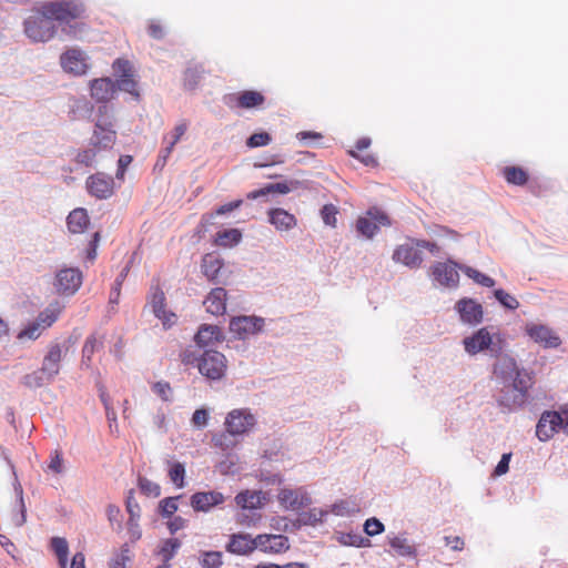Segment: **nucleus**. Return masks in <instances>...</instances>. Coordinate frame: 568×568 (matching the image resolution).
I'll return each instance as SVG.
<instances>
[{"instance_id": "37", "label": "nucleus", "mask_w": 568, "mask_h": 568, "mask_svg": "<svg viewBox=\"0 0 568 568\" xmlns=\"http://www.w3.org/2000/svg\"><path fill=\"white\" fill-rule=\"evenodd\" d=\"M181 540L178 538H169L161 542L158 555L161 556L164 562H169L181 548Z\"/></svg>"}, {"instance_id": "9", "label": "nucleus", "mask_w": 568, "mask_h": 568, "mask_svg": "<svg viewBox=\"0 0 568 568\" xmlns=\"http://www.w3.org/2000/svg\"><path fill=\"white\" fill-rule=\"evenodd\" d=\"M565 414L557 412H544L536 426L537 437L546 442L550 439L560 428H564Z\"/></svg>"}, {"instance_id": "44", "label": "nucleus", "mask_w": 568, "mask_h": 568, "mask_svg": "<svg viewBox=\"0 0 568 568\" xmlns=\"http://www.w3.org/2000/svg\"><path fill=\"white\" fill-rule=\"evenodd\" d=\"M200 562L204 568H221L223 565L221 551H203Z\"/></svg>"}, {"instance_id": "59", "label": "nucleus", "mask_w": 568, "mask_h": 568, "mask_svg": "<svg viewBox=\"0 0 568 568\" xmlns=\"http://www.w3.org/2000/svg\"><path fill=\"white\" fill-rule=\"evenodd\" d=\"M152 390L164 402L171 399L172 387L168 382H156L152 386Z\"/></svg>"}, {"instance_id": "17", "label": "nucleus", "mask_w": 568, "mask_h": 568, "mask_svg": "<svg viewBox=\"0 0 568 568\" xmlns=\"http://www.w3.org/2000/svg\"><path fill=\"white\" fill-rule=\"evenodd\" d=\"M263 326L264 320L255 316H239L230 322V331L242 339L262 331Z\"/></svg>"}, {"instance_id": "5", "label": "nucleus", "mask_w": 568, "mask_h": 568, "mask_svg": "<svg viewBox=\"0 0 568 568\" xmlns=\"http://www.w3.org/2000/svg\"><path fill=\"white\" fill-rule=\"evenodd\" d=\"M500 342L498 334L490 333L488 327L477 329L473 335L463 339V345L469 355H476L484 351L498 352L500 346H497L494 339Z\"/></svg>"}, {"instance_id": "20", "label": "nucleus", "mask_w": 568, "mask_h": 568, "mask_svg": "<svg viewBox=\"0 0 568 568\" xmlns=\"http://www.w3.org/2000/svg\"><path fill=\"white\" fill-rule=\"evenodd\" d=\"M256 545L257 549L265 554H282L290 549L288 538L284 535H257Z\"/></svg>"}, {"instance_id": "15", "label": "nucleus", "mask_w": 568, "mask_h": 568, "mask_svg": "<svg viewBox=\"0 0 568 568\" xmlns=\"http://www.w3.org/2000/svg\"><path fill=\"white\" fill-rule=\"evenodd\" d=\"M458 268L460 270V266L450 260L447 262H438L433 265L432 275L440 285L455 287L459 282Z\"/></svg>"}, {"instance_id": "29", "label": "nucleus", "mask_w": 568, "mask_h": 568, "mask_svg": "<svg viewBox=\"0 0 568 568\" xmlns=\"http://www.w3.org/2000/svg\"><path fill=\"white\" fill-rule=\"evenodd\" d=\"M264 497L261 491L243 490L235 496L236 505L243 510H253L262 507Z\"/></svg>"}, {"instance_id": "36", "label": "nucleus", "mask_w": 568, "mask_h": 568, "mask_svg": "<svg viewBox=\"0 0 568 568\" xmlns=\"http://www.w3.org/2000/svg\"><path fill=\"white\" fill-rule=\"evenodd\" d=\"M204 73L205 70L201 64L187 67L183 78L184 88L190 91L196 89Z\"/></svg>"}, {"instance_id": "57", "label": "nucleus", "mask_w": 568, "mask_h": 568, "mask_svg": "<svg viewBox=\"0 0 568 568\" xmlns=\"http://www.w3.org/2000/svg\"><path fill=\"white\" fill-rule=\"evenodd\" d=\"M298 185V182L295 181V182H278V183H270V184H266V191L267 192H271V193H280V194H287L290 193L293 189L297 187Z\"/></svg>"}, {"instance_id": "58", "label": "nucleus", "mask_w": 568, "mask_h": 568, "mask_svg": "<svg viewBox=\"0 0 568 568\" xmlns=\"http://www.w3.org/2000/svg\"><path fill=\"white\" fill-rule=\"evenodd\" d=\"M271 140L272 138L267 132L254 133L247 139L246 145L248 148L265 146L271 142Z\"/></svg>"}, {"instance_id": "41", "label": "nucleus", "mask_w": 568, "mask_h": 568, "mask_svg": "<svg viewBox=\"0 0 568 568\" xmlns=\"http://www.w3.org/2000/svg\"><path fill=\"white\" fill-rule=\"evenodd\" d=\"M460 271L471 278L475 283L485 286L493 287L495 285V280L490 276L470 267V266H460Z\"/></svg>"}, {"instance_id": "32", "label": "nucleus", "mask_w": 568, "mask_h": 568, "mask_svg": "<svg viewBox=\"0 0 568 568\" xmlns=\"http://www.w3.org/2000/svg\"><path fill=\"white\" fill-rule=\"evenodd\" d=\"M503 176L506 180L508 184L523 186L525 185L529 180L528 172L516 165H508L503 169Z\"/></svg>"}, {"instance_id": "50", "label": "nucleus", "mask_w": 568, "mask_h": 568, "mask_svg": "<svg viewBox=\"0 0 568 568\" xmlns=\"http://www.w3.org/2000/svg\"><path fill=\"white\" fill-rule=\"evenodd\" d=\"M325 513L322 509L313 508L308 511H304L300 514V523L303 525H315L321 523Z\"/></svg>"}, {"instance_id": "52", "label": "nucleus", "mask_w": 568, "mask_h": 568, "mask_svg": "<svg viewBox=\"0 0 568 568\" xmlns=\"http://www.w3.org/2000/svg\"><path fill=\"white\" fill-rule=\"evenodd\" d=\"M115 84L120 90L125 91L135 98H139L138 83L133 79V74L122 79H118Z\"/></svg>"}, {"instance_id": "26", "label": "nucleus", "mask_w": 568, "mask_h": 568, "mask_svg": "<svg viewBox=\"0 0 568 568\" xmlns=\"http://www.w3.org/2000/svg\"><path fill=\"white\" fill-rule=\"evenodd\" d=\"M226 549L235 555H248L257 549L256 537L252 538L248 534H233L230 537Z\"/></svg>"}, {"instance_id": "3", "label": "nucleus", "mask_w": 568, "mask_h": 568, "mask_svg": "<svg viewBox=\"0 0 568 568\" xmlns=\"http://www.w3.org/2000/svg\"><path fill=\"white\" fill-rule=\"evenodd\" d=\"M23 26L26 36L33 42H47L57 33L55 23L41 4L31 10Z\"/></svg>"}, {"instance_id": "54", "label": "nucleus", "mask_w": 568, "mask_h": 568, "mask_svg": "<svg viewBox=\"0 0 568 568\" xmlns=\"http://www.w3.org/2000/svg\"><path fill=\"white\" fill-rule=\"evenodd\" d=\"M44 328H42V325L36 321L34 323L28 325L24 329H22L19 334H18V338L19 339H37L42 331Z\"/></svg>"}, {"instance_id": "49", "label": "nucleus", "mask_w": 568, "mask_h": 568, "mask_svg": "<svg viewBox=\"0 0 568 568\" xmlns=\"http://www.w3.org/2000/svg\"><path fill=\"white\" fill-rule=\"evenodd\" d=\"M178 497H166L159 504V510L162 517H172L178 510Z\"/></svg>"}, {"instance_id": "10", "label": "nucleus", "mask_w": 568, "mask_h": 568, "mask_svg": "<svg viewBox=\"0 0 568 568\" xmlns=\"http://www.w3.org/2000/svg\"><path fill=\"white\" fill-rule=\"evenodd\" d=\"M494 377L501 384L516 382L519 377H530L528 374L519 371L516 361L508 356H500L494 365Z\"/></svg>"}, {"instance_id": "27", "label": "nucleus", "mask_w": 568, "mask_h": 568, "mask_svg": "<svg viewBox=\"0 0 568 568\" xmlns=\"http://www.w3.org/2000/svg\"><path fill=\"white\" fill-rule=\"evenodd\" d=\"M62 359V347L60 344H51L48 348V353L43 357L41 369L52 381L60 372V363Z\"/></svg>"}, {"instance_id": "47", "label": "nucleus", "mask_w": 568, "mask_h": 568, "mask_svg": "<svg viewBox=\"0 0 568 568\" xmlns=\"http://www.w3.org/2000/svg\"><path fill=\"white\" fill-rule=\"evenodd\" d=\"M27 520V509L23 503L22 495H20L16 508L12 511L11 521L14 527H21Z\"/></svg>"}, {"instance_id": "64", "label": "nucleus", "mask_w": 568, "mask_h": 568, "mask_svg": "<svg viewBox=\"0 0 568 568\" xmlns=\"http://www.w3.org/2000/svg\"><path fill=\"white\" fill-rule=\"evenodd\" d=\"M129 561V549L122 548L121 552L111 561L110 568H128Z\"/></svg>"}, {"instance_id": "23", "label": "nucleus", "mask_w": 568, "mask_h": 568, "mask_svg": "<svg viewBox=\"0 0 568 568\" xmlns=\"http://www.w3.org/2000/svg\"><path fill=\"white\" fill-rule=\"evenodd\" d=\"M268 222L277 232H290L297 226V219L294 214L284 209L275 207L267 212Z\"/></svg>"}, {"instance_id": "48", "label": "nucleus", "mask_w": 568, "mask_h": 568, "mask_svg": "<svg viewBox=\"0 0 568 568\" xmlns=\"http://www.w3.org/2000/svg\"><path fill=\"white\" fill-rule=\"evenodd\" d=\"M102 343L97 338L95 335H90L84 342L82 348L83 361L91 362L95 351L101 347Z\"/></svg>"}, {"instance_id": "25", "label": "nucleus", "mask_w": 568, "mask_h": 568, "mask_svg": "<svg viewBox=\"0 0 568 568\" xmlns=\"http://www.w3.org/2000/svg\"><path fill=\"white\" fill-rule=\"evenodd\" d=\"M393 260L410 268H417L423 262V256L417 247L409 244H402L395 248Z\"/></svg>"}, {"instance_id": "4", "label": "nucleus", "mask_w": 568, "mask_h": 568, "mask_svg": "<svg viewBox=\"0 0 568 568\" xmlns=\"http://www.w3.org/2000/svg\"><path fill=\"white\" fill-rule=\"evenodd\" d=\"M530 387V377H519L516 382L504 384L498 396L499 405L509 410L521 407L527 400Z\"/></svg>"}, {"instance_id": "40", "label": "nucleus", "mask_w": 568, "mask_h": 568, "mask_svg": "<svg viewBox=\"0 0 568 568\" xmlns=\"http://www.w3.org/2000/svg\"><path fill=\"white\" fill-rule=\"evenodd\" d=\"M149 303L152 307L153 314H156L166 307L165 294L160 285H153L151 287Z\"/></svg>"}, {"instance_id": "24", "label": "nucleus", "mask_w": 568, "mask_h": 568, "mask_svg": "<svg viewBox=\"0 0 568 568\" xmlns=\"http://www.w3.org/2000/svg\"><path fill=\"white\" fill-rule=\"evenodd\" d=\"M90 91L95 101L106 103L114 97L116 84L110 78L94 79L90 82Z\"/></svg>"}, {"instance_id": "63", "label": "nucleus", "mask_w": 568, "mask_h": 568, "mask_svg": "<svg viewBox=\"0 0 568 568\" xmlns=\"http://www.w3.org/2000/svg\"><path fill=\"white\" fill-rule=\"evenodd\" d=\"M209 420V413L204 408L196 409L192 416V424L197 428L206 426Z\"/></svg>"}, {"instance_id": "11", "label": "nucleus", "mask_w": 568, "mask_h": 568, "mask_svg": "<svg viewBox=\"0 0 568 568\" xmlns=\"http://www.w3.org/2000/svg\"><path fill=\"white\" fill-rule=\"evenodd\" d=\"M88 60L83 51L72 48L61 54L60 64L67 73L79 77L88 72L90 67Z\"/></svg>"}, {"instance_id": "51", "label": "nucleus", "mask_w": 568, "mask_h": 568, "mask_svg": "<svg viewBox=\"0 0 568 568\" xmlns=\"http://www.w3.org/2000/svg\"><path fill=\"white\" fill-rule=\"evenodd\" d=\"M339 541L345 546H353V547L371 546V540L367 538H364L363 536H361L358 534H345L341 537Z\"/></svg>"}, {"instance_id": "39", "label": "nucleus", "mask_w": 568, "mask_h": 568, "mask_svg": "<svg viewBox=\"0 0 568 568\" xmlns=\"http://www.w3.org/2000/svg\"><path fill=\"white\" fill-rule=\"evenodd\" d=\"M51 548L58 557L60 566L65 568L69 554V545L67 539L62 537H53L51 539Z\"/></svg>"}, {"instance_id": "19", "label": "nucleus", "mask_w": 568, "mask_h": 568, "mask_svg": "<svg viewBox=\"0 0 568 568\" xmlns=\"http://www.w3.org/2000/svg\"><path fill=\"white\" fill-rule=\"evenodd\" d=\"M455 307L460 320L466 324L477 325L483 321V306L473 298H462L456 303Z\"/></svg>"}, {"instance_id": "56", "label": "nucleus", "mask_w": 568, "mask_h": 568, "mask_svg": "<svg viewBox=\"0 0 568 568\" xmlns=\"http://www.w3.org/2000/svg\"><path fill=\"white\" fill-rule=\"evenodd\" d=\"M139 488L146 496L158 497L161 494L160 486L148 478H139Z\"/></svg>"}, {"instance_id": "1", "label": "nucleus", "mask_w": 568, "mask_h": 568, "mask_svg": "<svg viewBox=\"0 0 568 568\" xmlns=\"http://www.w3.org/2000/svg\"><path fill=\"white\" fill-rule=\"evenodd\" d=\"M115 119L106 104L99 106L90 145L101 151L113 149L116 142Z\"/></svg>"}, {"instance_id": "33", "label": "nucleus", "mask_w": 568, "mask_h": 568, "mask_svg": "<svg viewBox=\"0 0 568 568\" xmlns=\"http://www.w3.org/2000/svg\"><path fill=\"white\" fill-rule=\"evenodd\" d=\"M63 306L58 302L50 303L37 317V321L42 325V328L50 327L59 317Z\"/></svg>"}, {"instance_id": "31", "label": "nucleus", "mask_w": 568, "mask_h": 568, "mask_svg": "<svg viewBox=\"0 0 568 568\" xmlns=\"http://www.w3.org/2000/svg\"><path fill=\"white\" fill-rule=\"evenodd\" d=\"M87 210L79 207L71 211L67 219L68 229L72 233H82L89 225Z\"/></svg>"}, {"instance_id": "45", "label": "nucleus", "mask_w": 568, "mask_h": 568, "mask_svg": "<svg viewBox=\"0 0 568 568\" xmlns=\"http://www.w3.org/2000/svg\"><path fill=\"white\" fill-rule=\"evenodd\" d=\"M171 481L178 487H184L185 467L182 463H172L169 469Z\"/></svg>"}, {"instance_id": "14", "label": "nucleus", "mask_w": 568, "mask_h": 568, "mask_svg": "<svg viewBox=\"0 0 568 568\" xmlns=\"http://www.w3.org/2000/svg\"><path fill=\"white\" fill-rule=\"evenodd\" d=\"M82 284V273L79 268H62L55 276V288L59 294L73 295Z\"/></svg>"}, {"instance_id": "6", "label": "nucleus", "mask_w": 568, "mask_h": 568, "mask_svg": "<svg viewBox=\"0 0 568 568\" xmlns=\"http://www.w3.org/2000/svg\"><path fill=\"white\" fill-rule=\"evenodd\" d=\"M227 362L225 356L217 351H205L197 359L200 373L209 379H221L226 372Z\"/></svg>"}, {"instance_id": "42", "label": "nucleus", "mask_w": 568, "mask_h": 568, "mask_svg": "<svg viewBox=\"0 0 568 568\" xmlns=\"http://www.w3.org/2000/svg\"><path fill=\"white\" fill-rule=\"evenodd\" d=\"M100 152L102 151L91 145L90 148L80 150L77 153L74 161L81 165L92 166L97 162V158Z\"/></svg>"}, {"instance_id": "61", "label": "nucleus", "mask_w": 568, "mask_h": 568, "mask_svg": "<svg viewBox=\"0 0 568 568\" xmlns=\"http://www.w3.org/2000/svg\"><path fill=\"white\" fill-rule=\"evenodd\" d=\"M212 443L215 447L221 448L222 450L232 449L235 446V443L230 438L229 434H217L212 437Z\"/></svg>"}, {"instance_id": "43", "label": "nucleus", "mask_w": 568, "mask_h": 568, "mask_svg": "<svg viewBox=\"0 0 568 568\" xmlns=\"http://www.w3.org/2000/svg\"><path fill=\"white\" fill-rule=\"evenodd\" d=\"M389 544L399 556H410L415 552L414 547L404 537L395 536L389 539Z\"/></svg>"}, {"instance_id": "46", "label": "nucleus", "mask_w": 568, "mask_h": 568, "mask_svg": "<svg viewBox=\"0 0 568 568\" xmlns=\"http://www.w3.org/2000/svg\"><path fill=\"white\" fill-rule=\"evenodd\" d=\"M494 296L504 307L508 310H517L519 307L518 300L501 288L495 290Z\"/></svg>"}, {"instance_id": "2", "label": "nucleus", "mask_w": 568, "mask_h": 568, "mask_svg": "<svg viewBox=\"0 0 568 568\" xmlns=\"http://www.w3.org/2000/svg\"><path fill=\"white\" fill-rule=\"evenodd\" d=\"M41 6L44 8V12L51 17V19L60 24L70 26V33L75 34V28L83 26V23H77L71 26V22H77L84 17L85 7L79 0H57L43 2Z\"/></svg>"}, {"instance_id": "53", "label": "nucleus", "mask_w": 568, "mask_h": 568, "mask_svg": "<svg viewBox=\"0 0 568 568\" xmlns=\"http://www.w3.org/2000/svg\"><path fill=\"white\" fill-rule=\"evenodd\" d=\"M337 213H338V210L334 204H325L321 210V216L323 219V222L331 227L336 226Z\"/></svg>"}, {"instance_id": "13", "label": "nucleus", "mask_w": 568, "mask_h": 568, "mask_svg": "<svg viewBox=\"0 0 568 568\" xmlns=\"http://www.w3.org/2000/svg\"><path fill=\"white\" fill-rule=\"evenodd\" d=\"M525 333L545 348H556L561 344L560 337L548 326L536 323H527Z\"/></svg>"}, {"instance_id": "55", "label": "nucleus", "mask_w": 568, "mask_h": 568, "mask_svg": "<svg viewBox=\"0 0 568 568\" xmlns=\"http://www.w3.org/2000/svg\"><path fill=\"white\" fill-rule=\"evenodd\" d=\"M112 68L118 79H122L133 74L132 65L125 59H116L113 62Z\"/></svg>"}, {"instance_id": "34", "label": "nucleus", "mask_w": 568, "mask_h": 568, "mask_svg": "<svg viewBox=\"0 0 568 568\" xmlns=\"http://www.w3.org/2000/svg\"><path fill=\"white\" fill-rule=\"evenodd\" d=\"M242 240V233L237 229H227L219 231L215 234L214 243L217 246L233 247Z\"/></svg>"}, {"instance_id": "35", "label": "nucleus", "mask_w": 568, "mask_h": 568, "mask_svg": "<svg viewBox=\"0 0 568 568\" xmlns=\"http://www.w3.org/2000/svg\"><path fill=\"white\" fill-rule=\"evenodd\" d=\"M220 337L221 331L216 325H202L194 338L200 346H207L214 341H219Z\"/></svg>"}, {"instance_id": "22", "label": "nucleus", "mask_w": 568, "mask_h": 568, "mask_svg": "<svg viewBox=\"0 0 568 568\" xmlns=\"http://www.w3.org/2000/svg\"><path fill=\"white\" fill-rule=\"evenodd\" d=\"M190 123L186 120H181L172 130L171 133L163 136V149L160 151L159 161H163V165L170 158L174 150L175 144L183 138L189 129Z\"/></svg>"}, {"instance_id": "30", "label": "nucleus", "mask_w": 568, "mask_h": 568, "mask_svg": "<svg viewBox=\"0 0 568 568\" xmlns=\"http://www.w3.org/2000/svg\"><path fill=\"white\" fill-rule=\"evenodd\" d=\"M202 272L211 282H219L220 280V272L223 267V261L213 255V254H206L204 255L202 260Z\"/></svg>"}, {"instance_id": "12", "label": "nucleus", "mask_w": 568, "mask_h": 568, "mask_svg": "<svg viewBox=\"0 0 568 568\" xmlns=\"http://www.w3.org/2000/svg\"><path fill=\"white\" fill-rule=\"evenodd\" d=\"M389 224L390 222L388 220V216L385 213L374 209L367 211L365 216H361L357 219L356 230L362 235L366 236L367 239H371L378 231L379 226H386Z\"/></svg>"}, {"instance_id": "7", "label": "nucleus", "mask_w": 568, "mask_h": 568, "mask_svg": "<svg viewBox=\"0 0 568 568\" xmlns=\"http://www.w3.org/2000/svg\"><path fill=\"white\" fill-rule=\"evenodd\" d=\"M256 424L255 416L247 408L231 410L225 417V429L229 435L237 436L250 432Z\"/></svg>"}, {"instance_id": "28", "label": "nucleus", "mask_w": 568, "mask_h": 568, "mask_svg": "<svg viewBox=\"0 0 568 568\" xmlns=\"http://www.w3.org/2000/svg\"><path fill=\"white\" fill-rule=\"evenodd\" d=\"M227 293L223 287L213 288L206 296L204 305L212 315H224L226 311Z\"/></svg>"}, {"instance_id": "16", "label": "nucleus", "mask_w": 568, "mask_h": 568, "mask_svg": "<svg viewBox=\"0 0 568 568\" xmlns=\"http://www.w3.org/2000/svg\"><path fill=\"white\" fill-rule=\"evenodd\" d=\"M277 500L286 510H300L311 504V497L303 488H282L277 494Z\"/></svg>"}, {"instance_id": "21", "label": "nucleus", "mask_w": 568, "mask_h": 568, "mask_svg": "<svg viewBox=\"0 0 568 568\" xmlns=\"http://www.w3.org/2000/svg\"><path fill=\"white\" fill-rule=\"evenodd\" d=\"M224 500L225 497L220 491H197L191 496L190 504L195 511L207 513Z\"/></svg>"}, {"instance_id": "18", "label": "nucleus", "mask_w": 568, "mask_h": 568, "mask_svg": "<svg viewBox=\"0 0 568 568\" xmlns=\"http://www.w3.org/2000/svg\"><path fill=\"white\" fill-rule=\"evenodd\" d=\"M265 97L255 90H245L227 97L226 104L236 109H253L264 104Z\"/></svg>"}, {"instance_id": "8", "label": "nucleus", "mask_w": 568, "mask_h": 568, "mask_svg": "<svg viewBox=\"0 0 568 568\" xmlns=\"http://www.w3.org/2000/svg\"><path fill=\"white\" fill-rule=\"evenodd\" d=\"M85 187L90 195L106 200L114 194V180L111 175L98 172L87 178Z\"/></svg>"}, {"instance_id": "38", "label": "nucleus", "mask_w": 568, "mask_h": 568, "mask_svg": "<svg viewBox=\"0 0 568 568\" xmlns=\"http://www.w3.org/2000/svg\"><path fill=\"white\" fill-rule=\"evenodd\" d=\"M51 382L52 379L41 368L22 377V384L28 388H39Z\"/></svg>"}, {"instance_id": "62", "label": "nucleus", "mask_w": 568, "mask_h": 568, "mask_svg": "<svg viewBox=\"0 0 568 568\" xmlns=\"http://www.w3.org/2000/svg\"><path fill=\"white\" fill-rule=\"evenodd\" d=\"M154 315L162 322L164 328H171L178 321L176 314L166 310V307Z\"/></svg>"}, {"instance_id": "60", "label": "nucleus", "mask_w": 568, "mask_h": 568, "mask_svg": "<svg viewBox=\"0 0 568 568\" xmlns=\"http://www.w3.org/2000/svg\"><path fill=\"white\" fill-rule=\"evenodd\" d=\"M364 531L368 536H375L384 531V525L377 518L372 517L365 521Z\"/></svg>"}]
</instances>
